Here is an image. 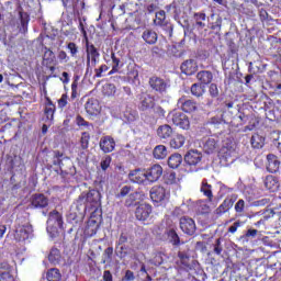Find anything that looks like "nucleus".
I'll list each match as a JSON object with an SVG mask.
<instances>
[{
	"label": "nucleus",
	"mask_w": 281,
	"mask_h": 281,
	"mask_svg": "<svg viewBox=\"0 0 281 281\" xmlns=\"http://www.w3.org/2000/svg\"><path fill=\"white\" fill-rule=\"evenodd\" d=\"M124 119L126 122H135L137 120V112L127 110L124 112Z\"/></svg>",
	"instance_id": "obj_47"
},
{
	"label": "nucleus",
	"mask_w": 281,
	"mask_h": 281,
	"mask_svg": "<svg viewBox=\"0 0 281 281\" xmlns=\"http://www.w3.org/2000/svg\"><path fill=\"white\" fill-rule=\"evenodd\" d=\"M139 201H142V193L133 192L125 200V206L134 207V205H139Z\"/></svg>",
	"instance_id": "obj_28"
},
{
	"label": "nucleus",
	"mask_w": 281,
	"mask_h": 281,
	"mask_svg": "<svg viewBox=\"0 0 281 281\" xmlns=\"http://www.w3.org/2000/svg\"><path fill=\"white\" fill-rule=\"evenodd\" d=\"M179 225L181 232H183V234H187V236H194V234H196V223L192 217H180Z\"/></svg>",
	"instance_id": "obj_4"
},
{
	"label": "nucleus",
	"mask_w": 281,
	"mask_h": 281,
	"mask_svg": "<svg viewBox=\"0 0 281 281\" xmlns=\"http://www.w3.org/2000/svg\"><path fill=\"white\" fill-rule=\"evenodd\" d=\"M209 93L212 98H218V86L212 83L209 88Z\"/></svg>",
	"instance_id": "obj_55"
},
{
	"label": "nucleus",
	"mask_w": 281,
	"mask_h": 281,
	"mask_svg": "<svg viewBox=\"0 0 281 281\" xmlns=\"http://www.w3.org/2000/svg\"><path fill=\"white\" fill-rule=\"evenodd\" d=\"M130 193H131V187L124 186L116 196H117V199H122L124 196H127V194H130Z\"/></svg>",
	"instance_id": "obj_59"
},
{
	"label": "nucleus",
	"mask_w": 281,
	"mask_h": 281,
	"mask_svg": "<svg viewBox=\"0 0 281 281\" xmlns=\"http://www.w3.org/2000/svg\"><path fill=\"white\" fill-rule=\"evenodd\" d=\"M235 212L243 214L245 212V200H238L235 204Z\"/></svg>",
	"instance_id": "obj_54"
},
{
	"label": "nucleus",
	"mask_w": 281,
	"mask_h": 281,
	"mask_svg": "<svg viewBox=\"0 0 281 281\" xmlns=\"http://www.w3.org/2000/svg\"><path fill=\"white\" fill-rule=\"evenodd\" d=\"M99 146L103 153H113L115 150V139L111 136H104L100 139Z\"/></svg>",
	"instance_id": "obj_16"
},
{
	"label": "nucleus",
	"mask_w": 281,
	"mask_h": 281,
	"mask_svg": "<svg viewBox=\"0 0 281 281\" xmlns=\"http://www.w3.org/2000/svg\"><path fill=\"white\" fill-rule=\"evenodd\" d=\"M183 214H186V212L181 207H176L172 211V216H176V218H179L180 216H183Z\"/></svg>",
	"instance_id": "obj_63"
},
{
	"label": "nucleus",
	"mask_w": 281,
	"mask_h": 281,
	"mask_svg": "<svg viewBox=\"0 0 281 281\" xmlns=\"http://www.w3.org/2000/svg\"><path fill=\"white\" fill-rule=\"evenodd\" d=\"M165 236L168 243H170V245H173V247H179V245H181V237H179V234H177V229L167 228L165 231Z\"/></svg>",
	"instance_id": "obj_19"
},
{
	"label": "nucleus",
	"mask_w": 281,
	"mask_h": 281,
	"mask_svg": "<svg viewBox=\"0 0 281 281\" xmlns=\"http://www.w3.org/2000/svg\"><path fill=\"white\" fill-rule=\"evenodd\" d=\"M58 105L60 106V109L67 106V94L61 95V98L58 100Z\"/></svg>",
	"instance_id": "obj_64"
},
{
	"label": "nucleus",
	"mask_w": 281,
	"mask_h": 281,
	"mask_svg": "<svg viewBox=\"0 0 281 281\" xmlns=\"http://www.w3.org/2000/svg\"><path fill=\"white\" fill-rule=\"evenodd\" d=\"M31 232L32 228L30 226H20L15 231L14 238L19 241L27 240V238H30Z\"/></svg>",
	"instance_id": "obj_23"
},
{
	"label": "nucleus",
	"mask_w": 281,
	"mask_h": 281,
	"mask_svg": "<svg viewBox=\"0 0 281 281\" xmlns=\"http://www.w3.org/2000/svg\"><path fill=\"white\" fill-rule=\"evenodd\" d=\"M153 213V206L150 204H139L135 210V217L137 221H147L148 216Z\"/></svg>",
	"instance_id": "obj_11"
},
{
	"label": "nucleus",
	"mask_w": 281,
	"mask_h": 281,
	"mask_svg": "<svg viewBox=\"0 0 281 281\" xmlns=\"http://www.w3.org/2000/svg\"><path fill=\"white\" fill-rule=\"evenodd\" d=\"M154 157L155 159H166L168 156V149L164 145H158L154 148Z\"/></svg>",
	"instance_id": "obj_33"
},
{
	"label": "nucleus",
	"mask_w": 281,
	"mask_h": 281,
	"mask_svg": "<svg viewBox=\"0 0 281 281\" xmlns=\"http://www.w3.org/2000/svg\"><path fill=\"white\" fill-rule=\"evenodd\" d=\"M111 58H112V70L117 71V69L122 67V61L120 60V58L115 56V53L111 54Z\"/></svg>",
	"instance_id": "obj_46"
},
{
	"label": "nucleus",
	"mask_w": 281,
	"mask_h": 281,
	"mask_svg": "<svg viewBox=\"0 0 281 281\" xmlns=\"http://www.w3.org/2000/svg\"><path fill=\"white\" fill-rule=\"evenodd\" d=\"M76 124L78 126H83L85 128H88L90 126L89 122H87L82 116L78 115L76 117Z\"/></svg>",
	"instance_id": "obj_60"
},
{
	"label": "nucleus",
	"mask_w": 281,
	"mask_h": 281,
	"mask_svg": "<svg viewBox=\"0 0 281 281\" xmlns=\"http://www.w3.org/2000/svg\"><path fill=\"white\" fill-rule=\"evenodd\" d=\"M54 58H56L54 56V52H52V49L46 48L44 53V60H47L48 63H53Z\"/></svg>",
	"instance_id": "obj_58"
},
{
	"label": "nucleus",
	"mask_w": 281,
	"mask_h": 281,
	"mask_svg": "<svg viewBox=\"0 0 281 281\" xmlns=\"http://www.w3.org/2000/svg\"><path fill=\"white\" fill-rule=\"evenodd\" d=\"M60 250L57 248H52L48 255V260L52 265H60Z\"/></svg>",
	"instance_id": "obj_36"
},
{
	"label": "nucleus",
	"mask_w": 281,
	"mask_h": 281,
	"mask_svg": "<svg viewBox=\"0 0 281 281\" xmlns=\"http://www.w3.org/2000/svg\"><path fill=\"white\" fill-rule=\"evenodd\" d=\"M213 251L216 254V256H221L223 254V245L221 244V238L215 240V244L213 245Z\"/></svg>",
	"instance_id": "obj_50"
},
{
	"label": "nucleus",
	"mask_w": 281,
	"mask_h": 281,
	"mask_svg": "<svg viewBox=\"0 0 281 281\" xmlns=\"http://www.w3.org/2000/svg\"><path fill=\"white\" fill-rule=\"evenodd\" d=\"M250 144L252 148H262L265 146V137L260 136V134H254L250 138Z\"/></svg>",
	"instance_id": "obj_34"
},
{
	"label": "nucleus",
	"mask_w": 281,
	"mask_h": 281,
	"mask_svg": "<svg viewBox=\"0 0 281 281\" xmlns=\"http://www.w3.org/2000/svg\"><path fill=\"white\" fill-rule=\"evenodd\" d=\"M155 106V98L148 93H142L139 98V111H148Z\"/></svg>",
	"instance_id": "obj_12"
},
{
	"label": "nucleus",
	"mask_w": 281,
	"mask_h": 281,
	"mask_svg": "<svg viewBox=\"0 0 281 281\" xmlns=\"http://www.w3.org/2000/svg\"><path fill=\"white\" fill-rule=\"evenodd\" d=\"M161 175H164V168H161L160 165H154L145 171L146 179L150 181V183L159 181Z\"/></svg>",
	"instance_id": "obj_7"
},
{
	"label": "nucleus",
	"mask_w": 281,
	"mask_h": 281,
	"mask_svg": "<svg viewBox=\"0 0 281 281\" xmlns=\"http://www.w3.org/2000/svg\"><path fill=\"white\" fill-rule=\"evenodd\" d=\"M172 127L168 124L160 125L157 128V136L159 139L168 140L170 137H172Z\"/></svg>",
	"instance_id": "obj_22"
},
{
	"label": "nucleus",
	"mask_w": 281,
	"mask_h": 281,
	"mask_svg": "<svg viewBox=\"0 0 281 281\" xmlns=\"http://www.w3.org/2000/svg\"><path fill=\"white\" fill-rule=\"evenodd\" d=\"M89 139H91V136L89 135V133L83 132L80 138L82 150H87V148H89Z\"/></svg>",
	"instance_id": "obj_43"
},
{
	"label": "nucleus",
	"mask_w": 281,
	"mask_h": 281,
	"mask_svg": "<svg viewBox=\"0 0 281 281\" xmlns=\"http://www.w3.org/2000/svg\"><path fill=\"white\" fill-rule=\"evenodd\" d=\"M150 199L154 203H161L166 199V189L160 186H155L149 191Z\"/></svg>",
	"instance_id": "obj_13"
},
{
	"label": "nucleus",
	"mask_w": 281,
	"mask_h": 281,
	"mask_svg": "<svg viewBox=\"0 0 281 281\" xmlns=\"http://www.w3.org/2000/svg\"><path fill=\"white\" fill-rule=\"evenodd\" d=\"M267 170L268 172H278V170H280V160H278V156L273 155V154H269L267 156Z\"/></svg>",
	"instance_id": "obj_20"
},
{
	"label": "nucleus",
	"mask_w": 281,
	"mask_h": 281,
	"mask_svg": "<svg viewBox=\"0 0 281 281\" xmlns=\"http://www.w3.org/2000/svg\"><path fill=\"white\" fill-rule=\"evenodd\" d=\"M203 159V154L196 149H191L184 155V162L187 166H198Z\"/></svg>",
	"instance_id": "obj_9"
},
{
	"label": "nucleus",
	"mask_w": 281,
	"mask_h": 281,
	"mask_svg": "<svg viewBox=\"0 0 281 281\" xmlns=\"http://www.w3.org/2000/svg\"><path fill=\"white\" fill-rule=\"evenodd\" d=\"M113 259V247H108L103 252L102 263L106 265V262H111Z\"/></svg>",
	"instance_id": "obj_44"
},
{
	"label": "nucleus",
	"mask_w": 281,
	"mask_h": 281,
	"mask_svg": "<svg viewBox=\"0 0 281 281\" xmlns=\"http://www.w3.org/2000/svg\"><path fill=\"white\" fill-rule=\"evenodd\" d=\"M191 93L195 98H201V95H203V93H205V89L200 83H193L191 86Z\"/></svg>",
	"instance_id": "obj_40"
},
{
	"label": "nucleus",
	"mask_w": 281,
	"mask_h": 281,
	"mask_svg": "<svg viewBox=\"0 0 281 281\" xmlns=\"http://www.w3.org/2000/svg\"><path fill=\"white\" fill-rule=\"evenodd\" d=\"M86 199L88 201V205H91V207H95L97 205H100V200L102 199V195L100 194V191L92 189L86 193Z\"/></svg>",
	"instance_id": "obj_18"
},
{
	"label": "nucleus",
	"mask_w": 281,
	"mask_h": 281,
	"mask_svg": "<svg viewBox=\"0 0 281 281\" xmlns=\"http://www.w3.org/2000/svg\"><path fill=\"white\" fill-rule=\"evenodd\" d=\"M265 186L267 190H270V192H278V189L280 188V182L278 181L277 177L268 176L265 179Z\"/></svg>",
	"instance_id": "obj_25"
},
{
	"label": "nucleus",
	"mask_w": 281,
	"mask_h": 281,
	"mask_svg": "<svg viewBox=\"0 0 281 281\" xmlns=\"http://www.w3.org/2000/svg\"><path fill=\"white\" fill-rule=\"evenodd\" d=\"M67 49H69L70 56L72 58H76V56H78V45H76V43L74 42L68 43Z\"/></svg>",
	"instance_id": "obj_49"
},
{
	"label": "nucleus",
	"mask_w": 281,
	"mask_h": 281,
	"mask_svg": "<svg viewBox=\"0 0 281 281\" xmlns=\"http://www.w3.org/2000/svg\"><path fill=\"white\" fill-rule=\"evenodd\" d=\"M142 38L143 41H145V43H147L148 45H155V43H157V32L147 29L143 32L142 34Z\"/></svg>",
	"instance_id": "obj_27"
},
{
	"label": "nucleus",
	"mask_w": 281,
	"mask_h": 281,
	"mask_svg": "<svg viewBox=\"0 0 281 281\" xmlns=\"http://www.w3.org/2000/svg\"><path fill=\"white\" fill-rule=\"evenodd\" d=\"M47 232L52 235V237H56L58 234V228L63 229V213L58 212L57 210H53L48 213L47 218Z\"/></svg>",
	"instance_id": "obj_1"
},
{
	"label": "nucleus",
	"mask_w": 281,
	"mask_h": 281,
	"mask_svg": "<svg viewBox=\"0 0 281 281\" xmlns=\"http://www.w3.org/2000/svg\"><path fill=\"white\" fill-rule=\"evenodd\" d=\"M200 192L206 198L207 203L214 201V193L212 192V184L207 183V179H203L200 187Z\"/></svg>",
	"instance_id": "obj_17"
},
{
	"label": "nucleus",
	"mask_w": 281,
	"mask_h": 281,
	"mask_svg": "<svg viewBox=\"0 0 281 281\" xmlns=\"http://www.w3.org/2000/svg\"><path fill=\"white\" fill-rule=\"evenodd\" d=\"M243 226V222L240 221H237L235 222L229 228H228V232L231 234H236V232L238 231V227H241Z\"/></svg>",
	"instance_id": "obj_61"
},
{
	"label": "nucleus",
	"mask_w": 281,
	"mask_h": 281,
	"mask_svg": "<svg viewBox=\"0 0 281 281\" xmlns=\"http://www.w3.org/2000/svg\"><path fill=\"white\" fill-rule=\"evenodd\" d=\"M196 79L201 85H210L214 79V75L210 70H201L196 74Z\"/></svg>",
	"instance_id": "obj_26"
},
{
	"label": "nucleus",
	"mask_w": 281,
	"mask_h": 281,
	"mask_svg": "<svg viewBox=\"0 0 281 281\" xmlns=\"http://www.w3.org/2000/svg\"><path fill=\"white\" fill-rule=\"evenodd\" d=\"M222 157H224L225 159H229V157H232L235 153L236 149L233 146H223L220 150Z\"/></svg>",
	"instance_id": "obj_39"
},
{
	"label": "nucleus",
	"mask_w": 281,
	"mask_h": 281,
	"mask_svg": "<svg viewBox=\"0 0 281 281\" xmlns=\"http://www.w3.org/2000/svg\"><path fill=\"white\" fill-rule=\"evenodd\" d=\"M181 161H183V157L180 154H172L168 158V166L169 168L176 169L181 166Z\"/></svg>",
	"instance_id": "obj_31"
},
{
	"label": "nucleus",
	"mask_w": 281,
	"mask_h": 281,
	"mask_svg": "<svg viewBox=\"0 0 281 281\" xmlns=\"http://www.w3.org/2000/svg\"><path fill=\"white\" fill-rule=\"evenodd\" d=\"M151 109L157 117H166V110L160 105H154Z\"/></svg>",
	"instance_id": "obj_51"
},
{
	"label": "nucleus",
	"mask_w": 281,
	"mask_h": 281,
	"mask_svg": "<svg viewBox=\"0 0 281 281\" xmlns=\"http://www.w3.org/2000/svg\"><path fill=\"white\" fill-rule=\"evenodd\" d=\"M115 91H116V88H115V85L113 83H106L102 88L103 95H106L108 98H111V95H115Z\"/></svg>",
	"instance_id": "obj_41"
},
{
	"label": "nucleus",
	"mask_w": 281,
	"mask_h": 281,
	"mask_svg": "<svg viewBox=\"0 0 281 281\" xmlns=\"http://www.w3.org/2000/svg\"><path fill=\"white\" fill-rule=\"evenodd\" d=\"M166 182L171 186H172V183H176L177 182V173L171 172V173L167 175Z\"/></svg>",
	"instance_id": "obj_62"
},
{
	"label": "nucleus",
	"mask_w": 281,
	"mask_h": 281,
	"mask_svg": "<svg viewBox=\"0 0 281 281\" xmlns=\"http://www.w3.org/2000/svg\"><path fill=\"white\" fill-rule=\"evenodd\" d=\"M85 109L88 115H100V111H102L98 99H89L85 104Z\"/></svg>",
	"instance_id": "obj_14"
},
{
	"label": "nucleus",
	"mask_w": 281,
	"mask_h": 281,
	"mask_svg": "<svg viewBox=\"0 0 281 281\" xmlns=\"http://www.w3.org/2000/svg\"><path fill=\"white\" fill-rule=\"evenodd\" d=\"M183 144H186V137L181 134L175 135L169 142L170 148H175L176 150L181 148Z\"/></svg>",
	"instance_id": "obj_29"
},
{
	"label": "nucleus",
	"mask_w": 281,
	"mask_h": 281,
	"mask_svg": "<svg viewBox=\"0 0 281 281\" xmlns=\"http://www.w3.org/2000/svg\"><path fill=\"white\" fill-rule=\"evenodd\" d=\"M234 203H236V198H226L223 203L215 210L216 214H225V212H229L232 207H234Z\"/></svg>",
	"instance_id": "obj_21"
},
{
	"label": "nucleus",
	"mask_w": 281,
	"mask_h": 281,
	"mask_svg": "<svg viewBox=\"0 0 281 281\" xmlns=\"http://www.w3.org/2000/svg\"><path fill=\"white\" fill-rule=\"evenodd\" d=\"M221 25H223V18L217 15L215 22H213L211 25V30H214L215 32H221Z\"/></svg>",
	"instance_id": "obj_48"
},
{
	"label": "nucleus",
	"mask_w": 281,
	"mask_h": 281,
	"mask_svg": "<svg viewBox=\"0 0 281 281\" xmlns=\"http://www.w3.org/2000/svg\"><path fill=\"white\" fill-rule=\"evenodd\" d=\"M153 263L156 267H159V265H164V254L157 252L153 259Z\"/></svg>",
	"instance_id": "obj_53"
},
{
	"label": "nucleus",
	"mask_w": 281,
	"mask_h": 281,
	"mask_svg": "<svg viewBox=\"0 0 281 281\" xmlns=\"http://www.w3.org/2000/svg\"><path fill=\"white\" fill-rule=\"evenodd\" d=\"M12 273V267L5 261L0 263V277Z\"/></svg>",
	"instance_id": "obj_45"
},
{
	"label": "nucleus",
	"mask_w": 281,
	"mask_h": 281,
	"mask_svg": "<svg viewBox=\"0 0 281 281\" xmlns=\"http://www.w3.org/2000/svg\"><path fill=\"white\" fill-rule=\"evenodd\" d=\"M178 108L183 111V113H196L199 111V103L187 97H182L178 100Z\"/></svg>",
	"instance_id": "obj_5"
},
{
	"label": "nucleus",
	"mask_w": 281,
	"mask_h": 281,
	"mask_svg": "<svg viewBox=\"0 0 281 281\" xmlns=\"http://www.w3.org/2000/svg\"><path fill=\"white\" fill-rule=\"evenodd\" d=\"M109 166H111V156H105L101 161V169L108 170Z\"/></svg>",
	"instance_id": "obj_57"
},
{
	"label": "nucleus",
	"mask_w": 281,
	"mask_h": 281,
	"mask_svg": "<svg viewBox=\"0 0 281 281\" xmlns=\"http://www.w3.org/2000/svg\"><path fill=\"white\" fill-rule=\"evenodd\" d=\"M19 16L21 23L20 32L21 34H25L27 32V25L30 23V14H27V12L20 11Z\"/></svg>",
	"instance_id": "obj_30"
},
{
	"label": "nucleus",
	"mask_w": 281,
	"mask_h": 281,
	"mask_svg": "<svg viewBox=\"0 0 281 281\" xmlns=\"http://www.w3.org/2000/svg\"><path fill=\"white\" fill-rule=\"evenodd\" d=\"M82 205L83 210H87V206L89 205V202L87 200V192H82L77 199V207H82Z\"/></svg>",
	"instance_id": "obj_42"
},
{
	"label": "nucleus",
	"mask_w": 281,
	"mask_h": 281,
	"mask_svg": "<svg viewBox=\"0 0 281 281\" xmlns=\"http://www.w3.org/2000/svg\"><path fill=\"white\" fill-rule=\"evenodd\" d=\"M154 23L160 27H166V25H168V20H166V11L161 10L156 12V19L154 20Z\"/></svg>",
	"instance_id": "obj_32"
},
{
	"label": "nucleus",
	"mask_w": 281,
	"mask_h": 281,
	"mask_svg": "<svg viewBox=\"0 0 281 281\" xmlns=\"http://www.w3.org/2000/svg\"><path fill=\"white\" fill-rule=\"evenodd\" d=\"M180 69L186 76H194L199 71V64L194 59H187L181 64Z\"/></svg>",
	"instance_id": "obj_10"
},
{
	"label": "nucleus",
	"mask_w": 281,
	"mask_h": 281,
	"mask_svg": "<svg viewBox=\"0 0 281 281\" xmlns=\"http://www.w3.org/2000/svg\"><path fill=\"white\" fill-rule=\"evenodd\" d=\"M128 179L132 183H138V184H142L144 183L145 180H147L146 178V171L145 170H142L139 168L137 169H134L132 171H130L128 173Z\"/></svg>",
	"instance_id": "obj_15"
},
{
	"label": "nucleus",
	"mask_w": 281,
	"mask_h": 281,
	"mask_svg": "<svg viewBox=\"0 0 281 281\" xmlns=\"http://www.w3.org/2000/svg\"><path fill=\"white\" fill-rule=\"evenodd\" d=\"M49 205V199L43 193H35L31 198V206L34 210H43Z\"/></svg>",
	"instance_id": "obj_6"
},
{
	"label": "nucleus",
	"mask_w": 281,
	"mask_h": 281,
	"mask_svg": "<svg viewBox=\"0 0 281 281\" xmlns=\"http://www.w3.org/2000/svg\"><path fill=\"white\" fill-rule=\"evenodd\" d=\"M195 19V25L198 26V30H204L205 27V13H194Z\"/></svg>",
	"instance_id": "obj_38"
},
{
	"label": "nucleus",
	"mask_w": 281,
	"mask_h": 281,
	"mask_svg": "<svg viewBox=\"0 0 281 281\" xmlns=\"http://www.w3.org/2000/svg\"><path fill=\"white\" fill-rule=\"evenodd\" d=\"M168 120H170V122L176 126L183 128V131H188V128H190V119L188 115L183 114V112L172 111L169 113Z\"/></svg>",
	"instance_id": "obj_3"
},
{
	"label": "nucleus",
	"mask_w": 281,
	"mask_h": 281,
	"mask_svg": "<svg viewBox=\"0 0 281 281\" xmlns=\"http://www.w3.org/2000/svg\"><path fill=\"white\" fill-rule=\"evenodd\" d=\"M259 19L262 22H265V21H267V22L272 21L271 15H269V12H267V10H265V9H260L259 10Z\"/></svg>",
	"instance_id": "obj_52"
},
{
	"label": "nucleus",
	"mask_w": 281,
	"mask_h": 281,
	"mask_svg": "<svg viewBox=\"0 0 281 281\" xmlns=\"http://www.w3.org/2000/svg\"><path fill=\"white\" fill-rule=\"evenodd\" d=\"M202 148L206 155H214V153L218 151V138H204L202 140Z\"/></svg>",
	"instance_id": "obj_8"
},
{
	"label": "nucleus",
	"mask_w": 281,
	"mask_h": 281,
	"mask_svg": "<svg viewBox=\"0 0 281 281\" xmlns=\"http://www.w3.org/2000/svg\"><path fill=\"white\" fill-rule=\"evenodd\" d=\"M148 85L153 91L160 95H166L168 89H170V79H164L158 76H153L148 80Z\"/></svg>",
	"instance_id": "obj_2"
},
{
	"label": "nucleus",
	"mask_w": 281,
	"mask_h": 281,
	"mask_svg": "<svg viewBox=\"0 0 281 281\" xmlns=\"http://www.w3.org/2000/svg\"><path fill=\"white\" fill-rule=\"evenodd\" d=\"M94 71H95V77L97 78H102V74H104V71H109V66L108 65H101L100 68H97Z\"/></svg>",
	"instance_id": "obj_56"
},
{
	"label": "nucleus",
	"mask_w": 281,
	"mask_h": 281,
	"mask_svg": "<svg viewBox=\"0 0 281 281\" xmlns=\"http://www.w3.org/2000/svg\"><path fill=\"white\" fill-rule=\"evenodd\" d=\"M55 111H56V105H54L52 100H49V98H47V103L45 106V115H46L47 120H54Z\"/></svg>",
	"instance_id": "obj_37"
},
{
	"label": "nucleus",
	"mask_w": 281,
	"mask_h": 281,
	"mask_svg": "<svg viewBox=\"0 0 281 281\" xmlns=\"http://www.w3.org/2000/svg\"><path fill=\"white\" fill-rule=\"evenodd\" d=\"M91 58H100V53L93 44H87V71H89V68L91 67Z\"/></svg>",
	"instance_id": "obj_24"
},
{
	"label": "nucleus",
	"mask_w": 281,
	"mask_h": 281,
	"mask_svg": "<svg viewBox=\"0 0 281 281\" xmlns=\"http://www.w3.org/2000/svg\"><path fill=\"white\" fill-rule=\"evenodd\" d=\"M63 274H60V270L58 268L49 269L46 273V280L48 281H60Z\"/></svg>",
	"instance_id": "obj_35"
}]
</instances>
